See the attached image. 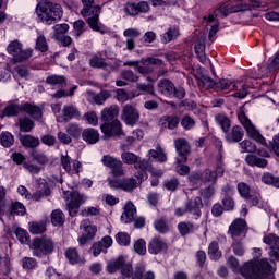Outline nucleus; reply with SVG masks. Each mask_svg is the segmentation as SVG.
Wrapping results in <instances>:
<instances>
[{
    "mask_svg": "<svg viewBox=\"0 0 279 279\" xmlns=\"http://www.w3.org/2000/svg\"><path fill=\"white\" fill-rule=\"evenodd\" d=\"M227 265H229L234 274H241L245 279H269L276 272V263L267 258L260 260L253 258L244 263L241 267L239 259L230 256L227 259Z\"/></svg>",
    "mask_w": 279,
    "mask_h": 279,
    "instance_id": "1",
    "label": "nucleus"
},
{
    "mask_svg": "<svg viewBox=\"0 0 279 279\" xmlns=\"http://www.w3.org/2000/svg\"><path fill=\"white\" fill-rule=\"evenodd\" d=\"M35 14L39 23L53 25L62 20L64 11L62 5L45 0L37 3Z\"/></svg>",
    "mask_w": 279,
    "mask_h": 279,
    "instance_id": "2",
    "label": "nucleus"
},
{
    "mask_svg": "<svg viewBox=\"0 0 279 279\" xmlns=\"http://www.w3.org/2000/svg\"><path fill=\"white\" fill-rule=\"evenodd\" d=\"M31 250L33 252V256L43 258V256L53 254V250H56V242H53V239L47 235L35 238L32 241Z\"/></svg>",
    "mask_w": 279,
    "mask_h": 279,
    "instance_id": "3",
    "label": "nucleus"
},
{
    "mask_svg": "<svg viewBox=\"0 0 279 279\" xmlns=\"http://www.w3.org/2000/svg\"><path fill=\"white\" fill-rule=\"evenodd\" d=\"M63 198L66 202V208L70 217H75L80 213V206L88 202V196L77 191L63 192Z\"/></svg>",
    "mask_w": 279,
    "mask_h": 279,
    "instance_id": "4",
    "label": "nucleus"
},
{
    "mask_svg": "<svg viewBox=\"0 0 279 279\" xmlns=\"http://www.w3.org/2000/svg\"><path fill=\"white\" fill-rule=\"evenodd\" d=\"M101 15V5H95L86 11H81V16L86 20L87 25L93 32H101L104 34V24L99 22Z\"/></svg>",
    "mask_w": 279,
    "mask_h": 279,
    "instance_id": "5",
    "label": "nucleus"
},
{
    "mask_svg": "<svg viewBox=\"0 0 279 279\" xmlns=\"http://www.w3.org/2000/svg\"><path fill=\"white\" fill-rule=\"evenodd\" d=\"M80 230L82 234L77 238L78 245L84 247L87 243H90L97 235V226L93 225L90 220L84 219L81 221Z\"/></svg>",
    "mask_w": 279,
    "mask_h": 279,
    "instance_id": "6",
    "label": "nucleus"
},
{
    "mask_svg": "<svg viewBox=\"0 0 279 279\" xmlns=\"http://www.w3.org/2000/svg\"><path fill=\"white\" fill-rule=\"evenodd\" d=\"M121 119L126 125L134 126L141 121V112L136 109V106L128 104L122 109Z\"/></svg>",
    "mask_w": 279,
    "mask_h": 279,
    "instance_id": "7",
    "label": "nucleus"
},
{
    "mask_svg": "<svg viewBox=\"0 0 279 279\" xmlns=\"http://www.w3.org/2000/svg\"><path fill=\"white\" fill-rule=\"evenodd\" d=\"M100 130L107 138H111V136H123V124L119 119L102 123Z\"/></svg>",
    "mask_w": 279,
    "mask_h": 279,
    "instance_id": "8",
    "label": "nucleus"
},
{
    "mask_svg": "<svg viewBox=\"0 0 279 279\" xmlns=\"http://www.w3.org/2000/svg\"><path fill=\"white\" fill-rule=\"evenodd\" d=\"M247 232V222L245 219L238 218L232 221L229 226L228 234L236 241V239H241V236L245 238V233Z\"/></svg>",
    "mask_w": 279,
    "mask_h": 279,
    "instance_id": "9",
    "label": "nucleus"
},
{
    "mask_svg": "<svg viewBox=\"0 0 279 279\" xmlns=\"http://www.w3.org/2000/svg\"><path fill=\"white\" fill-rule=\"evenodd\" d=\"M162 60L157 58H146L142 59L141 62L136 64L137 73L141 75H151L154 73L153 66H161Z\"/></svg>",
    "mask_w": 279,
    "mask_h": 279,
    "instance_id": "10",
    "label": "nucleus"
},
{
    "mask_svg": "<svg viewBox=\"0 0 279 279\" xmlns=\"http://www.w3.org/2000/svg\"><path fill=\"white\" fill-rule=\"evenodd\" d=\"M151 8L149 7V2L140 1V2H128L124 5V12L129 16H138V14H147Z\"/></svg>",
    "mask_w": 279,
    "mask_h": 279,
    "instance_id": "11",
    "label": "nucleus"
},
{
    "mask_svg": "<svg viewBox=\"0 0 279 279\" xmlns=\"http://www.w3.org/2000/svg\"><path fill=\"white\" fill-rule=\"evenodd\" d=\"M174 147L179 156L177 162L179 165L186 162L189 160V154H191V145H189V142L185 138L174 140Z\"/></svg>",
    "mask_w": 279,
    "mask_h": 279,
    "instance_id": "12",
    "label": "nucleus"
},
{
    "mask_svg": "<svg viewBox=\"0 0 279 279\" xmlns=\"http://www.w3.org/2000/svg\"><path fill=\"white\" fill-rule=\"evenodd\" d=\"M82 113L80 109L75 107V105H64L61 110V116L57 117L58 123H69L71 119H80Z\"/></svg>",
    "mask_w": 279,
    "mask_h": 279,
    "instance_id": "13",
    "label": "nucleus"
},
{
    "mask_svg": "<svg viewBox=\"0 0 279 279\" xmlns=\"http://www.w3.org/2000/svg\"><path fill=\"white\" fill-rule=\"evenodd\" d=\"M11 160H13L15 165H23V169H25V171H28V173H31L32 175H38V173H40V166L25 161V155L21 153H13L11 156Z\"/></svg>",
    "mask_w": 279,
    "mask_h": 279,
    "instance_id": "14",
    "label": "nucleus"
},
{
    "mask_svg": "<svg viewBox=\"0 0 279 279\" xmlns=\"http://www.w3.org/2000/svg\"><path fill=\"white\" fill-rule=\"evenodd\" d=\"M135 178H129V179H122V191L131 192L134 191V189H138L141 184L145 180H147V173L144 172H137L135 174Z\"/></svg>",
    "mask_w": 279,
    "mask_h": 279,
    "instance_id": "15",
    "label": "nucleus"
},
{
    "mask_svg": "<svg viewBox=\"0 0 279 279\" xmlns=\"http://www.w3.org/2000/svg\"><path fill=\"white\" fill-rule=\"evenodd\" d=\"M263 241L270 247V258L279 260V236L276 234H268L264 236Z\"/></svg>",
    "mask_w": 279,
    "mask_h": 279,
    "instance_id": "16",
    "label": "nucleus"
},
{
    "mask_svg": "<svg viewBox=\"0 0 279 279\" xmlns=\"http://www.w3.org/2000/svg\"><path fill=\"white\" fill-rule=\"evenodd\" d=\"M185 208H187V213L193 214L194 219H199V217H202V208H204L202 197L196 196L195 198L185 202Z\"/></svg>",
    "mask_w": 279,
    "mask_h": 279,
    "instance_id": "17",
    "label": "nucleus"
},
{
    "mask_svg": "<svg viewBox=\"0 0 279 279\" xmlns=\"http://www.w3.org/2000/svg\"><path fill=\"white\" fill-rule=\"evenodd\" d=\"M23 112L28 114L34 121H40L43 119V107L34 102H24Z\"/></svg>",
    "mask_w": 279,
    "mask_h": 279,
    "instance_id": "18",
    "label": "nucleus"
},
{
    "mask_svg": "<svg viewBox=\"0 0 279 279\" xmlns=\"http://www.w3.org/2000/svg\"><path fill=\"white\" fill-rule=\"evenodd\" d=\"M168 250L167 242L160 236L153 238L148 243L149 254L158 255Z\"/></svg>",
    "mask_w": 279,
    "mask_h": 279,
    "instance_id": "19",
    "label": "nucleus"
},
{
    "mask_svg": "<svg viewBox=\"0 0 279 279\" xmlns=\"http://www.w3.org/2000/svg\"><path fill=\"white\" fill-rule=\"evenodd\" d=\"M135 218L136 206H134V203H132V201H129L124 205V211L121 215V221H123V223H132V221H134Z\"/></svg>",
    "mask_w": 279,
    "mask_h": 279,
    "instance_id": "20",
    "label": "nucleus"
},
{
    "mask_svg": "<svg viewBox=\"0 0 279 279\" xmlns=\"http://www.w3.org/2000/svg\"><path fill=\"white\" fill-rule=\"evenodd\" d=\"M226 136V141L228 143H241V141H243V128L239 126V125H234L232 126L231 130H229L228 132H225Z\"/></svg>",
    "mask_w": 279,
    "mask_h": 279,
    "instance_id": "21",
    "label": "nucleus"
},
{
    "mask_svg": "<svg viewBox=\"0 0 279 279\" xmlns=\"http://www.w3.org/2000/svg\"><path fill=\"white\" fill-rule=\"evenodd\" d=\"M158 90L165 97H173V90H175V84L169 78H162L158 82Z\"/></svg>",
    "mask_w": 279,
    "mask_h": 279,
    "instance_id": "22",
    "label": "nucleus"
},
{
    "mask_svg": "<svg viewBox=\"0 0 279 279\" xmlns=\"http://www.w3.org/2000/svg\"><path fill=\"white\" fill-rule=\"evenodd\" d=\"M159 125L167 130H175L180 125V118L175 114L163 116L159 119Z\"/></svg>",
    "mask_w": 279,
    "mask_h": 279,
    "instance_id": "23",
    "label": "nucleus"
},
{
    "mask_svg": "<svg viewBox=\"0 0 279 279\" xmlns=\"http://www.w3.org/2000/svg\"><path fill=\"white\" fill-rule=\"evenodd\" d=\"M180 37V28L178 26H170L163 34L160 35L161 43L167 45L172 40H178Z\"/></svg>",
    "mask_w": 279,
    "mask_h": 279,
    "instance_id": "24",
    "label": "nucleus"
},
{
    "mask_svg": "<svg viewBox=\"0 0 279 279\" xmlns=\"http://www.w3.org/2000/svg\"><path fill=\"white\" fill-rule=\"evenodd\" d=\"M116 117H119V107H107L101 111L100 121H102V123H109L111 121H114Z\"/></svg>",
    "mask_w": 279,
    "mask_h": 279,
    "instance_id": "25",
    "label": "nucleus"
},
{
    "mask_svg": "<svg viewBox=\"0 0 279 279\" xmlns=\"http://www.w3.org/2000/svg\"><path fill=\"white\" fill-rule=\"evenodd\" d=\"M20 143L26 149H36V147L40 146V138L28 134V135L21 136Z\"/></svg>",
    "mask_w": 279,
    "mask_h": 279,
    "instance_id": "26",
    "label": "nucleus"
},
{
    "mask_svg": "<svg viewBox=\"0 0 279 279\" xmlns=\"http://www.w3.org/2000/svg\"><path fill=\"white\" fill-rule=\"evenodd\" d=\"M29 156L32 158V161L36 162L40 167H45V165H49V157L47 156V154H45L39 149H33L29 153Z\"/></svg>",
    "mask_w": 279,
    "mask_h": 279,
    "instance_id": "27",
    "label": "nucleus"
},
{
    "mask_svg": "<svg viewBox=\"0 0 279 279\" xmlns=\"http://www.w3.org/2000/svg\"><path fill=\"white\" fill-rule=\"evenodd\" d=\"M82 138L88 145H95V143H99V131L95 129H85L82 133Z\"/></svg>",
    "mask_w": 279,
    "mask_h": 279,
    "instance_id": "28",
    "label": "nucleus"
},
{
    "mask_svg": "<svg viewBox=\"0 0 279 279\" xmlns=\"http://www.w3.org/2000/svg\"><path fill=\"white\" fill-rule=\"evenodd\" d=\"M245 162L248 167H258L259 169H265L268 165L267 159L260 158L256 155H246Z\"/></svg>",
    "mask_w": 279,
    "mask_h": 279,
    "instance_id": "29",
    "label": "nucleus"
},
{
    "mask_svg": "<svg viewBox=\"0 0 279 279\" xmlns=\"http://www.w3.org/2000/svg\"><path fill=\"white\" fill-rule=\"evenodd\" d=\"M177 230L181 236H187L197 230V226L190 221H181L178 223Z\"/></svg>",
    "mask_w": 279,
    "mask_h": 279,
    "instance_id": "30",
    "label": "nucleus"
},
{
    "mask_svg": "<svg viewBox=\"0 0 279 279\" xmlns=\"http://www.w3.org/2000/svg\"><path fill=\"white\" fill-rule=\"evenodd\" d=\"M23 112V104H10L2 111L3 117H19Z\"/></svg>",
    "mask_w": 279,
    "mask_h": 279,
    "instance_id": "31",
    "label": "nucleus"
},
{
    "mask_svg": "<svg viewBox=\"0 0 279 279\" xmlns=\"http://www.w3.org/2000/svg\"><path fill=\"white\" fill-rule=\"evenodd\" d=\"M32 56H34V49H23L22 47L20 51L13 57V62H27V60H29Z\"/></svg>",
    "mask_w": 279,
    "mask_h": 279,
    "instance_id": "32",
    "label": "nucleus"
},
{
    "mask_svg": "<svg viewBox=\"0 0 279 279\" xmlns=\"http://www.w3.org/2000/svg\"><path fill=\"white\" fill-rule=\"evenodd\" d=\"M31 234H45L47 232V223L45 221H33L28 223Z\"/></svg>",
    "mask_w": 279,
    "mask_h": 279,
    "instance_id": "33",
    "label": "nucleus"
},
{
    "mask_svg": "<svg viewBox=\"0 0 279 279\" xmlns=\"http://www.w3.org/2000/svg\"><path fill=\"white\" fill-rule=\"evenodd\" d=\"M154 228L159 234H167L171 230L169 222L165 218L156 219L154 221Z\"/></svg>",
    "mask_w": 279,
    "mask_h": 279,
    "instance_id": "34",
    "label": "nucleus"
},
{
    "mask_svg": "<svg viewBox=\"0 0 279 279\" xmlns=\"http://www.w3.org/2000/svg\"><path fill=\"white\" fill-rule=\"evenodd\" d=\"M65 132L72 138H76V140L80 138V136H82V134L84 133L82 130V126H80V124L76 122L69 123L65 128Z\"/></svg>",
    "mask_w": 279,
    "mask_h": 279,
    "instance_id": "35",
    "label": "nucleus"
},
{
    "mask_svg": "<svg viewBox=\"0 0 279 279\" xmlns=\"http://www.w3.org/2000/svg\"><path fill=\"white\" fill-rule=\"evenodd\" d=\"M20 132H32L35 128L34 120L28 117L20 118L17 122Z\"/></svg>",
    "mask_w": 279,
    "mask_h": 279,
    "instance_id": "36",
    "label": "nucleus"
},
{
    "mask_svg": "<svg viewBox=\"0 0 279 279\" xmlns=\"http://www.w3.org/2000/svg\"><path fill=\"white\" fill-rule=\"evenodd\" d=\"M110 97H112V94H110L109 90L104 89L98 94H93L92 99L97 106H104Z\"/></svg>",
    "mask_w": 279,
    "mask_h": 279,
    "instance_id": "37",
    "label": "nucleus"
},
{
    "mask_svg": "<svg viewBox=\"0 0 279 279\" xmlns=\"http://www.w3.org/2000/svg\"><path fill=\"white\" fill-rule=\"evenodd\" d=\"M207 254L211 260H219L221 258V251H219V243L217 241L210 242Z\"/></svg>",
    "mask_w": 279,
    "mask_h": 279,
    "instance_id": "38",
    "label": "nucleus"
},
{
    "mask_svg": "<svg viewBox=\"0 0 279 279\" xmlns=\"http://www.w3.org/2000/svg\"><path fill=\"white\" fill-rule=\"evenodd\" d=\"M66 220V217L64 216V213L60 209H54L51 213V223L54 227L64 226V221Z\"/></svg>",
    "mask_w": 279,
    "mask_h": 279,
    "instance_id": "39",
    "label": "nucleus"
},
{
    "mask_svg": "<svg viewBox=\"0 0 279 279\" xmlns=\"http://www.w3.org/2000/svg\"><path fill=\"white\" fill-rule=\"evenodd\" d=\"M49 195H51V190L49 189V185L44 184L41 190H37L35 193L31 194V199L40 202L43 197H49Z\"/></svg>",
    "mask_w": 279,
    "mask_h": 279,
    "instance_id": "40",
    "label": "nucleus"
},
{
    "mask_svg": "<svg viewBox=\"0 0 279 279\" xmlns=\"http://www.w3.org/2000/svg\"><path fill=\"white\" fill-rule=\"evenodd\" d=\"M215 121L217 125H220L222 132H228L230 130L231 121L223 113H218L215 116Z\"/></svg>",
    "mask_w": 279,
    "mask_h": 279,
    "instance_id": "41",
    "label": "nucleus"
},
{
    "mask_svg": "<svg viewBox=\"0 0 279 279\" xmlns=\"http://www.w3.org/2000/svg\"><path fill=\"white\" fill-rule=\"evenodd\" d=\"M233 90H235L233 97L238 99H245V97H247V86H245L243 82L233 84Z\"/></svg>",
    "mask_w": 279,
    "mask_h": 279,
    "instance_id": "42",
    "label": "nucleus"
},
{
    "mask_svg": "<svg viewBox=\"0 0 279 279\" xmlns=\"http://www.w3.org/2000/svg\"><path fill=\"white\" fill-rule=\"evenodd\" d=\"M0 145H2V147H5L7 149H10V147L14 145V135H12V133L8 131H3L0 134Z\"/></svg>",
    "mask_w": 279,
    "mask_h": 279,
    "instance_id": "43",
    "label": "nucleus"
},
{
    "mask_svg": "<svg viewBox=\"0 0 279 279\" xmlns=\"http://www.w3.org/2000/svg\"><path fill=\"white\" fill-rule=\"evenodd\" d=\"M65 258L71 265H77L80 263V252L76 247H69L65 250Z\"/></svg>",
    "mask_w": 279,
    "mask_h": 279,
    "instance_id": "44",
    "label": "nucleus"
},
{
    "mask_svg": "<svg viewBox=\"0 0 279 279\" xmlns=\"http://www.w3.org/2000/svg\"><path fill=\"white\" fill-rule=\"evenodd\" d=\"M23 47V43H21L19 39L12 40L8 46H7V52L9 56H12V60L14 57L21 51V48Z\"/></svg>",
    "mask_w": 279,
    "mask_h": 279,
    "instance_id": "45",
    "label": "nucleus"
},
{
    "mask_svg": "<svg viewBox=\"0 0 279 279\" xmlns=\"http://www.w3.org/2000/svg\"><path fill=\"white\" fill-rule=\"evenodd\" d=\"M123 265V257H118L117 259H112L107 264V271L108 274H117L121 266Z\"/></svg>",
    "mask_w": 279,
    "mask_h": 279,
    "instance_id": "46",
    "label": "nucleus"
},
{
    "mask_svg": "<svg viewBox=\"0 0 279 279\" xmlns=\"http://www.w3.org/2000/svg\"><path fill=\"white\" fill-rule=\"evenodd\" d=\"M121 160L124 165H134L141 160V157L134 153L123 151L121 154Z\"/></svg>",
    "mask_w": 279,
    "mask_h": 279,
    "instance_id": "47",
    "label": "nucleus"
},
{
    "mask_svg": "<svg viewBox=\"0 0 279 279\" xmlns=\"http://www.w3.org/2000/svg\"><path fill=\"white\" fill-rule=\"evenodd\" d=\"M216 84L217 82L210 76L203 75L198 78L199 88H205L206 90H208V88H216Z\"/></svg>",
    "mask_w": 279,
    "mask_h": 279,
    "instance_id": "48",
    "label": "nucleus"
},
{
    "mask_svg": "<svg viewBox=\"0 0 279 279\" xmlns=\"http://www.w3.org/2000/svg\"><path fill=\"white\" fill-rule=\"evenodd\" d=\"M132 241V238L129 235L128 232H118L116 234V242L118 245H121V247H128Z\"/></svg>",
    "mask_w": 279,
    "mask_h": 279,
    "instance_id": "49",
    "label": "nucleus"
},
{
    "mask_svg": "<svg viewBox=\"0 0 279 279\" xmlns=\"http://www.w3.org/2000/svg\"><path fill=\"white\" fill-rule=\"evenodd\" d=\"M179 186H180V180H178V178L175 177H172L163 181V189L166 191H170L171 193H174V191H178Z\"/></svg>",
    "mask_w": 279,
    "mask_h": 279,
    "instance_id": "50",
    "label": "nucleus"
},
{
    "mask_svg": "<svg viewBox=\"0 0 279 279\" xmlns=\"http://www.w3.org/2000/svg\"><path fill=\"white\" fill-rule=\"evenodd\" d=\"M241 154H254L256 151V144L250 140H244L240 144Z\"/></svg>",
    "mask_w": 279,
    "mask_h": 279,
    "instance_id": "51",
    "label": "nucleus"
},
{
    "mask_svg": "<svg viewBox=\"0 0 279 279\" xmlns=\"http://www.w3.org/2000/svg\"><path fill=\"white\" fill-rule=\"evenodd\" d=\"M22 267L26 271H34L38 267V262L34 257H24L22 259Z\"/></svg>",
    "mask_w": 279,
    "mask_h": 279,
    "instance_id": "52",
    "label": "nucleus"
},
{
    "mask_svg": "<svg viewBox=\"0 0 279 279\" xmlns=\"http://www.w3.org/2000/svg\"><path fill=\"white\" fill-rule=\"evenodd\" d=\"M148 156L149 158H153V160H157V162H167V155L162 148H159L158 150L150 149Z\"/></svg>",
    "mask_w": 279,
    "mask_h": 279,
    "instance_id": "53",
    "label": "nucleus"
},
{
    "mask_svg": "<svg viewBox=\"0 0 279 279\" xmlns=\"http://www.w3.org/2000/svg\"><path fill=\"white\" fill-rule=\"evenodd\" d=\"M35 49L37 51H40L41 53H46V51H49V45L47 44V38L45 35H39L36 39Z\"/></svg>",
    "mask_w": 279,
    "mask_h": 279,
    "instance_id": "54",
    "label": "nucleus"
},
{
    "mask_svg": "<svg viewBox=\"0 0 279 279\" xmlns=\"http://www.w3.org/2000/svg\"><path fill=\"white\" fill-rule=\"evenodd\" d=\"M133 247L136 254H140V256H145L147 254V243L144 239L136 240Z\"/></svg>",
    "mask_w": 279,
    "mask_h": 279,
    "instance_id": "55",
    "label": "nucleus"
},
{
    "mask_svg": "<svg viewBox=\"0 0 279 279\" xmlns=\"http://www.w3.org/2000/svg\"><path fill=\"white\" fill-rule=\"evenodd\" d=\"M89 65L92 69H106L108 63H106V59L98 56H93L89 60Z\"/></svg>",
    "mask_w": 279,
    "mask_h": 279,
    "instance_id": "56",
    "label": "nucleus"
},
{
    "mask_svg": "<svg viewBox=\"0 0 279 279\" xmlns=\"http://www.w3.org/2000/svg\"><path fill=\"white\" fill-rule=\"evenodd\" d=\"M262 182H264V184L275 186V189H279V178L274 177L271 173H264L262 177Z\"/></svg>",
    "mask_w": 279,
    "mask_h": 279,
    "instance_id": "57",
    "label": "nucleus"
},
{
    "mask_svg": "<svg viewBox=\"0 0 279 279\" xmlns=\"http://www.w3.org/2000/svg\"><path fill=\"white\" fill-rule=\"evenodd\" d=\"M74 36L80 38L84 32H86V22L83 20H77L73 23Z\"/></svg>",
    "mask_w": 279,
    "mask_h": 279,
    "instance_id": "58",
    "label": "nucleus"
},
{
    "mask_svg": "<svg viewBox=\"0 0 279 279\" xmlns=\"http://www.w3.org/2000/svg\"><path fill=\"white\" fill-rule=\"evenodd\" d=\"M66 82V78L61 75H50L46 78V84H50V86H62Z\"/></svg>",
    "mask_w": 279,
    "mask_h": 279,
    "instance_id": "59",
    "label": "nucleus"
},
{
    "mask_svg": "<svg viewBox=\"0 0 279 279\" xmlns=\"http://www.w3.org/2000/svg\"><path fill=\"white\" fill-rule=\"evenodd\" d=\"M236 190H238L239 195L241 197H243V199H245V197H248V195L252 191V187H250V184H247L245 182H240L236 185Z\"/></svg>",
    "mask_w": 279,
    "mask_h": 279,
    "instance_id": "60",
    "label": "nucleus"
},
{
    "mask_svg": "<svg viewBox=\"0 0 279 279\" xmlns=\"http://www.w3.org/2000/svg\"><path fill=\"white\" fill-rule=\"evenodd\" d=\"M121 160L118 158L110 156V155H104L101 158V162L104 167H108V169H112L116 165H118Z\"/></svg>",
    "mask_w": 279,
    "mask_h": 279,
    "instance_id": "61",
    "label": "nucleus"
},
{
    "mask_svg": "<svg viewBox=\"0 0 279 279\" xmlns=\"http://www.w3.org/2000/svg\"><path fill=\"white\" fill-rule=\"evenodd\" d=\"M10 210H11V215H21V216H23L26 213L25 205H23V203H21V202L12 203L11 207H10Z\"/></svg>",
    "mask_w": 279,
    "mask_h": 279,
    "instance_id": "62",
    "label": "nucleus"
},
{
    "mask_svg": "<svg viewBox=\"0 0 279 279\" xmlns=\"http://www.w3.org/2000/svg\"><path fill=\"white\" fill-rule=\"evenodd\" d=\"M146 266L143 263H140L135 266L134 270H132L131 278L132 279H143V275L145 274Z\"/></svg>",
    "mask_w": 279,
    "mask_h": 279,
    "instance_id": "63",
    "label": "nucleus"
},
{
    "mask_svg": "<svg viewBox=\"0 0 279 279\" xmlns=\"http://www.w3.org/2000/svg\"><path fill=\"white\" fill-rule=\"evenodd\" d=\"M181 125L183 129L185 130H193V128H195V119H193L191 116L189 114H184L181 118Z\"/></svg>",
    "mask_w": 279,
    "mask_h": 279,
    "instance_id": "64",
    "label": "nucleus"
}]
</instances>
